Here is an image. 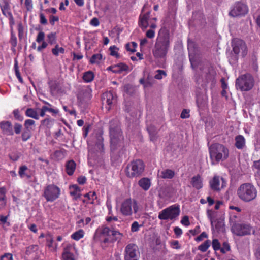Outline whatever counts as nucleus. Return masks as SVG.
Returning <instances> with one entry per match:
<instances>
[{
  "instance_id": "nucleus-42",
  "label": "nucleus",
  "mask_w": 260,
  "mask_h": 260,
  "mask_svg": "<svg viewBox=\"0 0 260 260\" xmlns=\"http://www.w3.org/2000/svg\"><path fill=\"white\" fill-rule=\"evenodd\" d=\"M35 123V121L31 119H27L24 122V127L25 129L28 130V131H31L32 128L31 127V126L34 125Z\"/></svg>"
},
{
  "instance_id": "nucleus-56",
  "label": "nucleus",
  "mask_w": 260,
  "mask_h": 260,
  "mask_svg": "<svg viewBox=\"0 0 260 260\" xmlns=\"http://www.w3.org/2000/svg\"><path fill=\"white\" fill-rule=\"evenodd\" d=\"M118 67H119L120 69V72L122 71H126L129 68L128 66L123 63L118 64Z\"/></svg>"
},
{
  "instance_id": "nucleus-30",
  "label": "nucleus",
  "mask_w": 260,
  "mask_h": 260,
  "mask_svg": "<svg viewBox=\"0 0 260 260\" xmlns=\"http://www.w3.org/2000/svg\"><path fill=\"white\" fill-rule=\"evenodd\" d=\"M70 189H73L70 191V194L74 196L75 200L79 198L81 196L80 189L77 185H73L70 187Z\"/></svg>"
},
{
  "instance_id": "nucleus-49",
  "label": "nucleus",
  "mask_w": 260,
  "mask_h": 260,
  "mask_svg": "<svg viewBox=\"0 0 260 260\" xmlns=\"http://www.w3.org/2000/svg\"><path fill=\"white\" fill-rule=\"evenodd\" d=\"M42 107L46 112L48 111V112H51L54 114H57L59 112V111L58 110L53 109V108H51V107H49L48 106H47L46 105H44V106H43Z\"/></svg>"
},
{
  "instance_id": "nucleus-47",
  "label": "nucleus",
  "mask_w": 260,
  "mask_h": 260,
  "mask_svg": "<svg viewBox=\"0 0 260 260\" xmlns=\"http://www.w3.org/2000/svg\"><path fill=\"white\" fill-rule=\"evenodd\" d=\"M220 250L222 253H225L226 252L230 251V246L229 243L227 242H224L222 244V247H220Z\"/></svg>"
},
{
  "instance_id": "nucleus-36",
  "label": "nucleus",
  "mask_w": 260,
  "mask_h": 260,
  "mask_svg": "<svg viewBox=\"0 0 260 260\" xmlns=\"http://www.w3.org/2000/svg\"><path fill=\"white\" fill-rule=\"evenodd\" d=\"M64 49L62 47H59L58 44H56L54 48L52 49V54L55 56H58L59 53L63 54Z\"/></svg>"
},
{
  "instance_id": "nucleus-24",
  "label": "nucleus",
  "mask_w": 260,
  "mask_h": 260,
  "mask_svg": "<svg viewBox=\"0 0 260 260\" xmlns=\"http://www.w3.org/2000/svg\"><path fill=\"white\" fill-rule=\"evenodd\" d=\"M138 184L143 190L147 191L151 186V181L148 178H143L138 181Z\"/></svg>"
},
{
  "instance_id": "nucleus-59",
  "label": "nucleus",
  "mask_w": 260,
  "mask_h": 260,
  "mask_svg": "<svg viewBox=\"0 0 260 260\" xmlns=\"http://www.w3.org/2000/svg\"><path fill=\"white\" fill-rule=\"evenodd\" d=\"M1 260H13L12 255L10 253H6L1 257Z\"/></svg>"
},
{
  "instance_id": "nucleus-27",
  "label": "nucleus",
  "mask_w": 260,
  "mask_h": 260,
  "mask_svg": "<svg viewBox=\"0 0 260 260\" xmlns=\"http://www.w3.org/2000/svg\"><path fill=\"white\" fill-rule=\"evenodd\" d=\"M235 146L238 149H242L245 146V140L242 135H239L235 137Z\"/></svg>"
},
{
  "instance_id": "nucleus-37",
  "label": "nucleus",
  "mask_w": 260,
  "mask_h": 260,
  "mask_svg": "<svg viewBox=\"0 0 260 260\" xmlns=\"http://www.w3.org/2000/svg\"><path fill=\"white\" fill-rule=\"evenodd\" d=\"M62 258L63 260H75L72 253L70 252L67 248H65L62 253Z\"/></svg>"
},
{
  "instance_id": "nucleus-63",
  "label": "nucleus",
  "mask_w": 260,
  "mask_h": 260,
  "mask_svg": "<svg viewBox=\"0 0 260 260\" xmlns=\"http://www.w3.org/2000/svg\"><path fill=\"white\" fill-rule=\"evenodd\" d=\"M189 233H190L192 235L194 236L200 232V227L199 226H197L194 229L190 230L189 231Z\"/></svg>"
},
{
  "instance_id": "nucleus-55",
  "label": "nucleus",
  "mask_w": 260,
  "mask_h": 260,
  "mask_svg": "<svg viewBox=\"0 0 260 260\" xmlns=\"http://www.w3.org/2000/svg\"><path fill=\"white\" fill-rule=\"evenodd\" d=\"M58 21H59V17L58 16H53V15H51L50 16L49 22L53 26L54 25L55 22Z\"/></svg>"
},
{
  "instance_id": "nucleus-19",
  "label": "nucleus",
  "mask_w": 260,
  "mask_h": 260,
  "mask_svg": "<svg viewBox=\"0 0 260 260\" xmlns=\"http://www.w3.org/2000/svg\"><path fill=\"white\" fill-rule=\"evenodd\" d=\"M18 174L21 178L29 179L32 176V171L26 165H22L19 167Z\"/></svg>"
},
{
  "instance_id": "nucleus-17",
  "label": "nucleus",
  "mask_w": 260,
  "mask_h": 260,
  "mask_svg": "<svg viewBox=\"0 0 260 260\" xmlns=\"http://www.w3.org/2000/svg\"><path fill=\"white\" fill-rule=\"evenodd\" d=\"M3 14L6 16V17H8L10 20V25L11 27V43L12 45V50L13 51H15V47L16 46V40L15 36V34L13 31V26L15 24V21L13 19V16L12 13L10 12L9 9H4L3 11H2Z\"/></svg>"
},
{
  "instance_id": "nucleus-52",
  "label": "nucleus",
  "mask_w": 260,
  "mask_h": 260,
  "mask_svg": "<svg viewBox=\"0 0 260 260\" xmlns=\"http://www.w3.org/2000/svg\"><path fill=\"white\" fill-rule=\"evenodd\" d=\"M140 225L137 221L134 222L131 226V231L136 232L139 231Z\"/></svg>"
},
{
  "instance_id": "nucleus-48",
  "label": "nucleus",
  "mask_w": 260,
  "mask_h": 260,
  "mask_svg": "<svg viewBox=\"0 0 260 260\" xmlns=\"http://www.w3.org/2000/svg\"><path fill=\"white\" fill-rule=\"evenodd\" d=\"M46 239L47 243V246L49 247H53V238L52 236L50 234L46 235Z\"/></svg>"
},
{
  "instance_id": "nucleus-23",
  "label": "nucleus",
  "mask_w": 260,
  "mask_h": 260,
  "mask_svg": "<svg viewBox=\"0 0 260 260\" xmlns=\"http://www.w3.org/2000/svg\"><path fill=\"white\" fill-rule=\"evenodd\" d=\"M208 74L206 75V78L205 81H203V83H201V79L198 78L197 79V82L199 84H201V86L203 88H204L206 86L207 84L210 81L212 80L214 77L215 75V72L213 71H208Z\"/></svg>"
},
{
  "instance_id": "nucleus-13",
  "label": "nucleus",
  "mask_w": 260,
  "mask_h": 260,
  "mask_svg": "<svg viewBox=\"0 0 260 260\" xmlns=\"http://www.w3.org/2000/svg\"><path fill=\"white\" fill-rule=\"evenodd\" d=\"M233 51L236 55L241 53L242 57L247 54V47L244 41L241 39H235L232 42Z\"/></svg>"
},
{
  "instance_id": "nucleus-28",
  "label": "nucleus",
  "mask_w": 260,
  "mask_h": 260,
  "mask_svg": "<svg viewBox=\"0 0 260 260\" xmlns=\"http://www.w3.org/2000/svg\"><path fill=\"white\" fill-rule=\"evenodd\" d=\"M6 189L4 187L0 188V209L3 208L6 204Z\"/></svg>"
},
{
  "instance_id": "nucleus-57",
  "label": "nucleus",
  "mask_w": 260,
  "mask_h": 260,
  "mask_svg": "<svg viewBox=\"0 0 260 260\" xmlns=\"http://www.w3.org/2000/svg\"><path fill=\"white\" fill-rule=\"evenodd\" d=\"M208 237V235L207 234H206V232H202L200 236H198L196 239V240L197 241H202L204 238H207Z\"/></svg>"
},
{
  "instance_id": "nucleus-15",
  "label": "nucleus",
  "mask_w": 260,
  "mask_h": 260,
  "mask_svg": "<svg viewBox=\"0 0 260 260\" xmlns=\"http://www.w3.org/2000/svg\"><path fill=\"white\" fill-rule=\"evenodd\" d=\"M102 100L103 106L105 105L107 110L109 111L116 102V96L112 91H109L103 93Z\"/></svg>"
},
{
  "instance_id": "nucleus-1",
  "label": "nucleus",
  "mask_w": 260,
  "mask_h": 260,
  "mask_svg": "<svg viewBox=\"0 0 260 260\" xmlns=\"http://www.w3.org/2000/svg\"><path fill=\"white\" fill-rule=\"evenodd\" d=\"M109 133L111 139V149L114 154L117 150H122L123 147V137L117 121H111Z\"/></svg>"
},
{
  "instance_id": "nucleus-25",
  "label": "nucleus",
  "mask_w": 260,
  "mask_h": 260,
  "mask_svg": "<svg viewBox=\"0 0 260 260\" xmlns=\"http://www.w3.org/2000/svg\"><path fill=\"white\" fill-rule=\"evenodd\" d=\"M76 166V164L73 160H69L67 162L66 165V170L69 175L71 176L73 174Z\"/></svg>"
},
{
  "instance_id": "nucleus-51",
  "label": "nucleus",
  "mask_w": 260,
  "mask_h": 260,
  "mask_svg": "<svg viewBox=\"0 0 260 260\" xmlns=\"http://www.w3.org/2000/svg\"><path fill=\"white\" fill-rule=\"evenodd\" d=\"M157 73L155 75V78L156 79H161L163 75H166L165 72L163 70H158L157 71Z\"/></svg>"
},
{
  "instance_id": "nucleus-9",
  "label": "nucleus",
  "mask_w": 260,
  "mask_h": 260,
  "mask_svg": "<svg viewBox=\"0 0 260 260\" xmlns=\"http://www.w3.org/2000/svg\"><path fill=\"white\" fill-rule=\"evenodd\" d=\"M188 50L191 65L192 68H195L198 65L200 61L198 47L194 42L189 40L188 42Z\"/></svg>"
},
{
  "instance_id": "nucleus-20",
  "label": "nucleus",
  "mask_w": 260,
  "mask_h": 260,
  "mask_svg": "<svg viewBox=\"0 0 260 260\" xmlns=\"http://www.w3.org/2000/svg\"><path fill=\"white\" fill-rule=\"evenodd\" d=\"M190 183L196 189H201L203 187V179L201 175L198 174L193 176L191 179Z\"/></svg>"
},
{
  "instance_id": "nucleus-33",
  "label": "nucleus",
  "mask_w": 260,
  "mask_h": 260,
  "mask_svg": "<svg viewBox=\"0 0 260 260\" xmlns=\"http://www.w3.org/2000/svg\"><path fill=\"white\" fill-rule=\"evenodd\" d=\"M94 74L91 71H87L85 72L83 76V79L86 82H90L94 79Z\"/></svg>"
},
{
  "instance_id": "nucleus-58",
  "label": "nucleus",
  "mask_w": 260,
  "mask_h": 260,
  "mask_svg": "<svg viewBox=\"0 0 260 260\" xmlns=\"http://www.w3.org/2000/svg\"><path fill=\"white\" fill-rule=\"evenodd\" d=\"M182 118H187L189 117V112L186 109H183L180 115Z\"/></svg>"
},
{
  "instance_id": "nucleus-2",
  "label": "nucleus",
  "mask_w": 260,
  "mask_h": 260,
  "mask_svg": "<svg viewBox=\"0 0 260 260\" xmlns=\"http://www.w3.org/2000/svg\"><path fill=\"white\" fill-rule=\"evenodd\" d=\"M170 46V36L168 32H161L157 38L153 54L155 58H164L166 56Z\"/></svg>"
},
{
  "instance_id": "nucleus-60",
  "label": "nucleus",
  "mask_w": 260,
  "mask_h": 260,
  "mask_svg": "<svg viewBox=\"0 0 260 260\" xmlns=\"http://www.w3.org/2000/svg\"><path fill=\"white\" fill-rule=\"evenodd\" d=\"M90 24L92 26H98L99 25L100 22L98 19L94 17L91 20Z\"/></svg>"
},
{
  "instance_id": "nucleus-6",
  "label": "nucleus",
  "mask_w": 260,
  "mask_h": 260,
  "mask_svg": "<svg viewBox=\"0 0 260 260\" xmlns=\"http://www.w3.org/2000/svg\"><path fill=\"white\" fill-rule=\"evenodd\" d=\"M145 165L142 160L136 159L128 164L126 167V176L129 178L137 177L144 172Z\"/></svg>"
},
{
  "instance_id": "nucleus-64",
  "label": "nucleus",
  "mask_w": 260,
  "mask_h": 260,
  "mask_svg": "<svg viewBox=\"0 0 260 260\" xmlns=\"http://www.w3.org/2000/svg\"><path fill=\"white\" fill-rule=\"evenodd\" d=\"M215 228L219 231H223L224 230V224L221 222H218Z\"/></svg>"
},
{
  "instance_id": "nucleus-14",
  "label": "nucleus",
  "mask_w": 260,
  "mask_h": 260,
  "mask_svg": "<svg viewBox=\"0 0 260 260\" xmlns=\"http://www.w3.org/2000/svg\"><path fill=\"white\" fill-rule=\"evenodd\" d=\"M248 11V7L245 4L238 2L234 5L229 15L233 17L243 16L247 13Z\"/></svg>"
},
{
  "instance_id": "nucleus-38",
  "label": "nucleus",
  "mask_w": 260,
  "mask_h": 260,
  "mask_svg": "<svg viewBox=\"0 0 260 260\" xmlns=\"http://www.w3.org/2000/svg\"><path fill=\"white\" fill-rule=\"evenodd\" d=\"M47 41L49 44L53 45L56 43V33L51 32L47 35Z\"/></svg>"
},
{
  "instance_id": "nucleus-22",
  "label": "nucleus",
  "mask_w": 260,
  "mask_h": 260,
  "mask_svg": "<svg viewBox=\"0 0 260 260\" xmlns=\"http://www.w3.org/2000/svg\"><path fill=\"white\" fill-rule=\"evenodd\" d=\"M111 236V230L108 227H104L100 232L96 231L94 235L93 239L95 241L98 240L99 237L101 239L102 237Z\"/></svg>"
},
{
  "instance_id": "nucleus-44",
  "label": "nucleus",
  "mask_w": 260,
  "mask_h": 260,
  "mask_svg": "<svg viewBox=\"0 0 260 260\" xmlns=\"http://www.w3.org/2000/svg\"><path fill=\"white\" fill-rule=\"evenodd\" d=\"M31 137V131L25 129L22 134V138L23 141H26Z\"/></svg>"
},
{
  "instance_id": "nucleus-35",
  "label": "nucleus",
  "mask_w": 260,
  "mask_h": 260,
  "mask_svg": "<svg viewBox=\"0 0 260 260\" xmlns=\"http://www.w3.org/2000/svg\"><path fill=\"white\" fill-rule=\"evenodd\" d=\"M211 245V242L209 240H207L205 241L203 243L201 244L198 247V249L201 251L204 252L207 251L208 248L210 247Z\"/></svg>"
},
{
  "instance_id": "nucleus-16",
  "label": "nucleus",
  "mask_w": 260,
  "mask_h": 260,
  "mask_svg": "<svg viewBox=\"0 0 260 260\" xmlns=\"http://www.w3.org/2000/svg\"><path fill=\"white\" fill-rule=\"evenodd\" d=\"M209 184L210 188L214 191H219L221 189L226 186V182L225 180L217 176H215L213 179L210 181Z\"/></svg>"
},
{
  "instance_id": "nucleus-46",
  "label": "nucleus",
  "mask_w": 260,
  "mask_h": 260,
  "mask_svg": "<svg viewBox=\"0 0 260 260\" xmlns=\"http://www.w3.org/2000/svg\"><path fill=\"white\" fill-rule=\"evenodd\" d=\"M38 249V247L36 245H32L27 248L26 253L27 254H30L32 252H34Z\"/></svg>"
},
{
  "instance_id": "nucleus-7",
  "label": "nucleus",
  "mask_w": 260,
  "mask_h": 260,
  "mask_svg": "<svg viewBox=\"0 0 260 260\" xmlns=\"http://www.w3.org/2000/svg\"><path fill=\"white\" fill-rule=\"evenodd\" d=\"M180 213L178 205H173L162 210L158 215V218L161 220H173L178 217Z\"/></svg>"
},
{
  "instance_id": "nucleus-32",
  "label": "nucleus",
  "mask_w": 260,
  "mask_h": 260,
  "mask_svg": "<svg viewBox=\"0 0 260 260\" xmlns=\"http://www.w3.org/2000/svg\"><path fill=\"white\" fill-rule=\"evenodd\" d=\"M124 91L129 95H132L135 93L136 88L133 85L127 84L123 87Z\"/></svg>"
},
{
  "instance_id": "nucleus-34",
  "label": "nucleus",
  "mask_w": 260,
  "mask_h": 260,
  "mask_svg": "<svg viewBox=\"0 0 260 260\" xmlns=\"http://www.w3.org/2000/svg\"><path fill=\"white\" fill-rule=\"evenodd\" d=\"M49 85L50 90L52 95L54 94V93L58 89V84L57 82L54 81H50L48 82Z\"/></svg>"
},
{
  "instance_id": "nucleus-53",
  "label": "nucleus",
  "mask_w": 260,
  "mask_h": 260,
  "mask_svg": "<svg viewBox=\"0 0 260 260\" xmlns=\"http://www.w3.org/2000/svg\"><path fill=\"white\" fill-rule=\"evenodd\" d=\"M40 22L41 24L46 25L47 24V20L45 18L44 14L42 13H40Z\"/></svg>"
},
{
  "instance_id": "nucleus-45",
  "label": "nucleus",
  "mask_w": 260,
  "mask_h": 260,
  "mask_svg": "<svg viewBox=\"0 0 260 260\" xmlns=\"http://www.w3.org/2000/svg\"><path fill=\"white\" fill-rule=\"evenodd\" d=\"M110 51V55L112 56H115L116 58H119V55L116 50H118V48L115 46H111L109 48Z\"/></svg>"
},
{
  "instance_id": "nucleus-54",
  "label": "nucleus",
  "mask_w": 260,
  "mask_h": 260,
  "mask_svg": "<svg viewBox=\"0 0 260 260\" xmlns=\"http://www.w3.org/2000/svg\"><path fill=\"white\" fill-rule=\"evenodd\" d=\"M181 223L184 225L185 226H188L189 224H190V222H189V218L187 216H184L181 221Z\"/></svg>"
},
{
  "instance_id": "nucleus-61",
  "label": "nucleus",
  "mask_w": 260,
  "mask_h": 260,
  "mask_svg": "<svg viewBox=\"0 0 260 260\" xmlns=\"http://www.w3.org/2000/svg\"><path fill=\"white\" fill-rule=\"evenodd\" d=\"M77 181L79 184L83 185L86 181V178L85 176H81L78 178Z\"/></svg>"
},
{
  "instance_id": "nucleus-50",
  "label": "nucleus",
  "mask_w": 260,
  "mask_h": 260,
  "mask_svg": "<svg viewBox=\"0 0 260 260\" xmlns=\"http://www.w3.org/2000/svg\"><path fill=\"white\" fill-rule=\"evenodd\" d=\"M45 39V33L43 31H40L38 33L37 38H36V42L37 43H41L44 41Z\"/></svg>"
},
{
  "instance_id": "nucleus-4",
  "label": "nucleus",
  "mask_w": 260,
  "mask_h": 260,
  "mask_svg": "<svg viewBox=\"0 0 260 260\" xmlns=\"http://www.w3.org/2000/svg\"><path fill=\"white\" fill-rule=\"evenodd\" d=\"M237 194L242 201L250 202L256 197L257 190L251 184L244 183L241 185L238 189Z\"/></svg>"
},
{
  "instance_id": "nucleus-10",
  "label": "nucleus",
  "mask_w": 260,
  "mask_h": 260,
  "mask_svg": "<svg viewBox=\"0 0 260 260\" xmlns=\"http://www.w3.org/2000/svg\"><path fill=\"white\" fill-rule=\"evenodd\" d=\"M60 193V188L54 185H47L44 190L43 196L48 202H53L58 198Z\"/></svg>"
},
{
  "instance_id": "nucleus-18",
  "label": "nucleus",
  "mask_w": 260,
  "mask_h": 260,
  "mask_svg": "<svg viewBox=\"0 0 260 260\" xmlns=\"http://www.w3.org/2000/svg\"><path fill=\"white\" fill-rule=\"evenodd\" d=\"M0 128L3 134L7 135L13 134V126L12 123L8 121H3L0 122ZM14 129L16 133V127L14 126Z\"/></svg>"
},
{
  "instance_id": "nucleus-21",
  "label": "nucleus",
  "mask_w": 260,
  "mask_h": 260,
  "mask_svg": "<svg viewBox=\"0 0 260 260\" xmlns=\"http://www.w3.org/2000/svg\"><path fill=\"white\" fill-rule=\"evenodd\" d=\"M150 12H148L143 15H141L139 17V25L143 30L147 28L148 26V21L149 19Z\"/></svg>"
},
{
  "instance_id": "nucleus-3",
  "label": "nucleus",
  "mask_w": 260,
  "mask_h": 260,
  "mask_svg": "<svg viewBox=\"0 0 260 260\" xmlns=\"http://www.w3.org/2000/svg\"><path fill=\"white\" fill-rule=\"evenodd\" d=\"M212 165H216L220 161H223L229 156V150L223 145L219 143L212 144L209 148Z\"/></svg>"
},
{
  "instance_id": "nucleus-5",
  "label": "nucleus",
  "mask_w": 260,
  "mask_h": 260,
  "mask_svg": "<svg viewBox=\"0 0 260 260\" xmlns=\"http://www.w3.org/2000/svg\"><path fill=\"white\" fill-rule=\"evenodd\" d=\"M254 79L250 74H243L236 80V88L241 91H248L252 89Z\"/></svg>"
},
{
  "instance_id": "nucleus-39",
  "label": "nucleus",
  "mask_w": 260,
  "mask_h": 260,
  "mask_svg": "<svg viewBox=\"0 0 260 260\" xmlns=\"http://www.w3.org/2000/svg\"><path fill=\"white\" fill-rule=\"evenodd\" d=\"M84 232L82 230H80L71 235V238L75 240H79L83 237Z\"/></svg>"
},
{
  "instance_id": "nucleus-40",
  "label": "nucleus",
  "mask_w": 260,
  "mask_h": 260,
  "mask_svg": "<svg viewBox=\"0 0 260 260\" xmlns=\"http://www.w3.org/2000/svg\"><path fill=\"white\" fill-rule=\"evenodd\" d=\"M54 120L51 118H46L44 120H42L41 123V125L46 126L47 128H50L52 125Z\"/></svg>"
},
{
  "instance_id": "nucleus-11",
  "label": "nucleus",
  "mask_w": 260,
  "mask_h": 260,
  "mask_svg": "<svg viewBox=\"0 0 260 260\" xmlns=\"http://www.w3.org/2000/svg\"><path fill=\"white\" fill-rule=\"evenodd\" d=\"M231 223H233L232 226V232L237 236H244L251 233L252 228L249 225L245 223H235L231 218Z\"/></svg>"
},
{
  "instance_id": "nucleus-41",
  "label": "nucleus",
  "mask_w": 260,
  "mask_h": 260,
  "mask_svg": "<svg viewBox=\"0 0 260 260\" xmlns=\"http://www.w3.org/2000/svg\"><path fill=\"white\" fill-rule=\"evenodd\" d=\"M102 58V55L101 54H95L92 56L90 58V62L91 64L98 63Z\"/></svg>"
},
{
  "instance_id": "nucleus-8",
  "label": "nucleus",
  "mask_w": 260,
  "mask_h": 260,
  "mask_svg": "<svg viewBox=\"0 0 260 260\" xmlns=\"http://www.w3.org/2000/svg\"><path fill=\"white\" fill-rule=\"evenodd\" d=\"M133 208L134 212L137 213L138 211V205L136 201L132 200L131 199H127L121 204L120 212L124 216H131L132 215Z\"/></svg>"
},
{
  "instance_id": "nucleus-43",
  "label": "nucleus",
  "mask_w": 260,
  "mask_h": 260,
  "mask_svg": "<svg viewBox=\"0 0 260 260\" xmlns=\"http://www.w3.org/2000/svg\"><path fill=\"white\" fill-rule=\"evenodd\" d=\"M212 245L215 251L220 250V244L217 239H214L212 240Z\"/></svg>"
},
{
  "instance_id": "nucleus-29",
  "label": "nucleus",
  "mask_w": 260,
  "mask_h": 260,
  "mask_svg": "<svg viewBox=\"0 0 260 260\" xmlns=\"http://www.w3.org/2000/svg\"><path fill=\"white\" fill-rule=\"evenodd\" d=\"M175 175L173 171L170 169H166L162 171L159 174L161 178L164 179H172Z\"/></svg>"
},
{
  "instance_id": "nucleus-62",
  "label": "nucleus",
  "mask_w": 260,
  "mask_h": 260,
  "mask_svg": "<svg viewBox=\"0 0 260 260\" xmlns=\"http://www.w3.org/2000/svg\"><path fill=\"white\" fill-rule=\"evenodd\" d=\"M146 36L148 38L152 39L154 37L155 32L152 29H149L146 32Z\"/></svg>"
},
{
  "instance_id": "nucleus-31",
  "label": "nucleus",
  "mask_w": 260,
  "mask_h": 260,
  "mask_svg": "<svg viewBox=\"0 0 260 260\" xmlns=\"http://www.w3.org/2000/svg\"><path fill=\"white\" fill-rule=\"evenodd\" d=\"M25 114L27 117L32 118L36 120L39 119V115L36 110L33 108H28L25 111Z\"/></svg>"
},
{
  "instance_id": "nucleus-26",
  "label": "nucleus",
  "mask_w": 260,
  "mask_h": 260,
  "mask_svg": "<svg viewBox=\"0 0 260 260\" xmlns=\"http://www.w3.org/2000/svg\"><path fill=\"white\" fill-rule=\"evenodd\" d=\"M148 132L149 134L150 139L151 141H155L157 139V129L153 125H150L147 127Z\"/></svg>"
},
{
  "instance_id": "nucleus-12",
  "label": "nucleus",
  "mask_w": 260,
  "mask_h": 260,
  "mask_svg": "<svg viewBox=\"0 0 260 260\" xmlns=\"http://www.w3.org/2000/svg\"><path fill=\"white\" fill-rule=\"evenodd\" d=\"M140 252L135 244H129L125 248L124 260H139Z\"/></svg>"
}]
</instances>
